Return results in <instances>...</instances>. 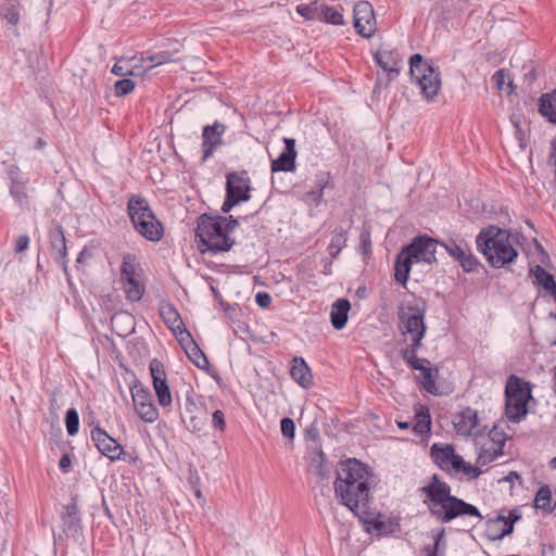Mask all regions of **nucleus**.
<instances>
[{"label": "nucleus", "instance_id": "obj_50", "mask_svg": "<svg viewBox=\"0 0 556 556\" xmlns=\"http://www.w3.org/2000/svg\"><path fill=\"white\" fill-rule=\"evenodd\" d=\"M281 433L283 437L293 439L294 438V421L289 417H283L280 421Z\"/></svg>", "mask_w": 556, "mask_h": 556}, {"label": "nucleus", "instance_id": "obj_52", "mask_svg": "<svg viewBox=\"0 0 556 556\" xmlns=\"http://www.w3.org/2000/svg\"><path fill=\"white\" fill-rule=\"evenodd\" d=\"M212 424L214 429L224 431L226 429L225 415L222 410L217 409L212 415Z\"/></svg>", "mask_w": 556, "mask_h": 556}, {"label": "nucleus", "instance_id": "obj_20", "mask_svg": "<svg viewBox=\"0 0 556 556\" xmlns=\"http://www.w3.org/2000/svg\"><path fill=\"white\" fill-rule=\"evenodd\" d=\"M285 149L275 160H271V172H293L295 170V140L292 138H283Z\"/></svg>", "mask_w": 556, "mask_h": 556}, {"label": "nucleus", "instance_id": "obj_31", "mask_svg": "<svg viewBox=\"0 0 556 556\" xmlns=\"http://www.w3.org/2000/svg\"><path fill=\"white\" fill-rule=\"evenodd\" d=\"M160 315L175 334H177L178 329L182 328V319L173 304L163 303L160 307Z\"/></svg>", "mask_w": 556, "mask_h": 556}, {"label": "nucleus", "instance_id": "obj_1", "mask_svg": "<svg viewBox=\"0 0 556 556\" xmlns=\"http://www.w3.org/2000/svg\"><path fill=\"white\" fill-rule=\"evenodd\" d=\"M419 492L425 495L424 505L440 523H448L463 516L483 518L478 507L452 495L450 484L442 481L437 473L432 475L430 482L420 488Z\"/></svg>", "mask_w": 556, "mask_h": 556}, {"label": "nucleus", "instance_id": "obj_51", "mask_svg": "<svg viewBox=\"0 0 556 556\" xmlns=\"http://www.w3.org/2000/svg\"><path fill=\"white\" fill-rule=\"evenodd\" d=\"M489 438L491 440L490 444H492L494 446H501L502 448H504L506 438L504 437V433L498 431V429L496 427H494L492 430H490Z\"/></svg>", "mask_w": 556, "mask_h": 556}, {"label": "nucleus", "instance_id": "obj_10", "mask_svg": "<svg viewBox=\"0 0 556 556\" xmlns=\"http://www.w3.org/2000/svg\"><path fill=\"white\" fill-rule=\"evenodd\" d=\"M131 397L135 410L146 422H154L159 417V412L152 402L150 392L142 386L131 388Z\"/></svg>", "mask_w": 556, "mask_h": 556}, {"label": "nucleus", "instance_id": "obj_28", "mask_svg": "<svg viewBox=\"0 0 556 556\" xmlns=\"http://www.w3.org/2000/svg\"><path fill=\"white\" fill-rule=\"evenodd\" d=\"M141 274L142 268L136 255L131 253L125 254L121 266V280L126 281L129 279L140 278Z\"/></svg>", "mask_w": 556, "mask_h": 556}, {"label": "nucleus", "instance_id": "obj_26", "mask_svg": "<svg viewBox=\"0 0 556 556\" xmlns=\"http://www.w3.org/2000/svg\"><path fill=\"white\" fill-rule=\"evenodd\" d=\"M505 521V516L501 513L495 518H490L485 522L484 535L490 541L502 540L506 535L511 534V526L505 527L503 525Z\"/></svg>", "mask_w": 556, "mask_h": 556}, {"label": "nucleus", "instance_id": "obj_22", "mask_svg": "<svg viewBox=\"0 0 556 556\" xmlns=\"http://www.w3.org/2000/svg\"><path fill=\"white\" fill-rule=\"evenodd\" d=\"M290 375L304 389H309L313 384V375L303 357L295 356L292 359Z\"/></svg>", "mask_w": 556, "mask_h": 556}, {"label": "nucleus", "instance_id": "obj_4", "mask_svg": "<svg viewBox=\"0 0 556 556\" xmlns=\"http://www.w3.org/2000/svg\"><path fill=\"white\" fill-rule=\"evenodd\" d=\"M226 222L225 216H208L203 214L198 218V226L195 229V237L199 243L203 247L200 248L201 252H211L217 254L219 252L229 251L235 244V239L227 236L223 223Z\"/></svg>", "mask_w": 556, "mask_h": 556}, {"label": "nucleus", "instance_id": "obj_25", "mask_svg": "<svg viewBox=\"0 0 556 556\" xmlns=\"http://www.w3.org/2000/svg\"><path fill=\"white\" fill-rule=\"evenodd\" d=\"M10 194L21 208L26 207L28 205V195L25 190V185L27 181L20 177L17 167L10 170Z\"/></svg>", "mask_w": 556, "mask_h": 556}, {"label": "nucleus", "instance_id": "obj_55", "mask_svg": "<svg viewBox=\"0 0 556 556\" xmlns=\"http://www.w3.org/2000/svg\"><path fill=\"white\" fill-rule=\"evenodd\" d=\"M255 302L256 304L262 307V308H266L270 305L271 303V296L269 293L267 292H264V291H260L256 293L255 295Z\"/></svg>", "mask_w": 556, "mask_h": 556}, {"label": "nucleus", "instance_id": "obj_32", "mask_svg": "<svg viewBox=\"0 0 556 556\" xmlns=\"http://www.w3.org/2000/svg\"><path fill=\"white\" fill-rule=\"evenodd\" d=\"M414 432L424 435L431 430V416L428 407L418 405L415 409V424L413 427Z\"/></svg>", "mask_w": 556, "mask_h": 556}, {"label": "nucleus", "instance_id": "obj_46", "mask_svg": "<svg viewBox=\"0 0 556 556\" xmlns=\"http://www.w3.org/2000/svg\"><path fill=\"white\" fill-rule=\"evenodd\" d=\"M112 73L116 76H127L135 75V70L130 67L128 60L121 59L114 64Z\"/></svg>", "mask_w": 556, "mask_h": 556}, {"label": "nucleus", "instance_id": "obj_42", "mask_svg": "<svg viewBox=\"0 0 556 556\" xmlns=\"http://www.w3.org/2000/svg\"><path fill=\"white\" fill-rule=\"evenodd\" d=\"M459 463H456L454 468L452 469L455 473L463 472L468 480H473L478 478L482 471L478 466H472L464 460V458L459 457Z\"/></svg>", "mask_w": 556, "mask_h": 556}, {"label": "nucleus", "instance_id": "obj_13", "mask_svg": "<svg viewBox=\"0 0 556 556\" xmlns=\"http://www.w3.org/2000/svg\"><path fill=\"white\" fill-rule=\"evenodd\" d=\"M91 440L99 452L111 460L122 459L124 454L123 446L100 426H96L91 430Z\"/></svg>", "mask_w": 556, "mask_h": 556}, {"label": "nucleus", "instance_id": "obj_17", "mask_svg": "<svg viewBox=\"0 0 556 556\" xmlns=\"http://www.w3.org/2000/svg\"><path fill=\"white\" fill-rule=\"evenodd\" d=\"M251 181L245 170L232 172L226 176V193L240 198L241 202L250 200Z\"/></svg>", "mask_w": 556, "mask_h": 556}, {"label": "nucleus", "instance_id": "obj_33", "mask_svg": "<svg viewBox=\"0 0 556 556\" xmlns=\"http://www.w3.org/2000/svg\"><path fill=\"white\" fill-rule=\"evenodd\" d=\"M189 359L199 368L207 369L210 366L208 359L203 351L199 348L194 340H189L187 349L185 350Z\"/></svg>", "mask_w": 556, "mask_h": 556}, {"label": "nucleus", "instance_id": "obj_41", "mask_svg": "<svg viewBox=\"0 0 556 556\" xmlns=\"http://www.w3.org/2000/svg\"><path fill=\"white\" fill-rule=\"evenodd\" d=\"M319 21L328 23V24H332V25H342L343 16L333 7H328L326 4H323Z\"/></svg>", "mask_w": 556, "mask_h": 556}, {"label": "nucleus", "instance_id": "obj_36", "mask_svg": "<svg viewBox=\"0 0 556 556\" xmlns=\"http://www.w3.org/2000/svg\"><path fill=\"white\" fill-rule=\"evenodd\" d=\"M122 282L124 283L126 298L129 301L138 302L141 300L144 293V285L141 282L140 278L129 279Z\"/></svg>", "mask_w": 556, "mask_h": 556}, {"label": "nucleus", "instance_id": "obj_6", "mask_svg": "<svg viewBox=\"0 0 556 556\" xmlns=\"http://www.w3.org/2000/svg\"><path fill=\"white\" fill-rule=\"evenodd\" d=\"M127 210L134 228L143 238L149 241H159L162 239L164 232L163 226L155 217L144 198L132 195L128 201Z\"/></svg>", "mask_w": 556, "mask_h": 556}, {"label": "nucleus", "instance_id": "obj_58", "mask_svg": "<svg viewBox=\"0 0 556 556\" xmlns=\"http://www.w3.org/2000/svg\"><path fill=\"white\" fill-rule=\"evenodd\" d=\"M223 226L225 227L227 236H229V233L239 226V222L237 218L230 215L229 217H226V222L223 223Z\"/></svg>", "mask_w": 556, "mask_h": 556}, {"label": "nucleus", "instance_id": "obj_5", "mask_svg": "<svg viewBox=\"0 0 556 556\" xmlns=\"http://www.w3.org/2000/svg\"><path fill=\"white\" fill-rule=\"evenodd\" d=\"M371 472L369 467L356 458H349L339 464L334 481V494H346L350 485L356 483L358 496H370Z\"/></svg>", "mask_w": 556, "mask_h": 556}, {"label": "nucleus", "instance_id": "obj_40", "mask_svg": "<svg viewBox=\"0 0 556 556\" xmlns=\"http://www.w3.org/2000/svg\"><path fill=\"white\" fill-rule=\"evenodd\" d=\"M321 5L318 1H313L308 4H299L296 12L306 20L319 21Z\"/></svg>", "mask_w": 556, "mask_h": 556}, {"label": "nucleus", "instance_id": "obj_37", "mask_svg": "<svg viewBox=\"0 0 556 556\" xmlns=\"http://www.w3.org/2000/svg\"><path fill=\"white\" fill-rule=\"evenodd\" d=\"M503 455V448L501 446L483 445L477 457V464L479 466H485Z\"/></svg>", "mask_w": 556, "mask_h": 556}, {"label": "nucleus", "instance_id": "obj_35", "mask_svg": "<svg viewBox=\"0 0 556 556\" xmlns=\"http://www.w3.org/2000/svg\"><path fill=\"white\" fill-rule=\"evenodd\" d=\"M0 14L10 24L16 25L20 22V4L16 0H4L0 3Z\"/></svg>", "mask_w": 556, "mask_h": 556}, {"label": "nucleus", "instance_id": "obj_44", "mask_svg": "<svg viewBox=\"0 0 556 556\" xmlns=\"http://www.w3.org/2000/svg\"><path fill=\"white\" fill-rule=\"evenodd\" d=\"M147 61H150L152 65L149 67H153L155 65H161L169 62L178 61V58H175L173 52L169 51H161L148 56Z\"/></svg>", "mask_w": 556, "mask_h": 556}, {"label": "nucleus", "instance_id": "obj_2", "mask_svg": "<svg viewBox=\"0 0 556 556\" xmlns=\"http://www.w3.org/2000/svg\"><path fill=\"white\" fill-rule=\"evenodd\" d=\"M477 249L495 268L510 264L518 256V251L510 242V232L496 226L482 228L476 237Z\"/></svg>", "mask_w": 556, "mask_h": 556}, {"label": "nucleus", "instance_id": "obj_54", "mask_svg": "<svg viewBox=\"0 0 556 556\" xmlns=\"http://www.w3.org/2000/svg\"><path fill=\"white\" fill-rule=\"evenodd\" d=\"M241 201H240V198H237V197H232L228 193H226V198H225V201L222 205V212L223 213H229L233 206H236L237 204H239Z\"/></svg>", "mask_w": 556, "mask_h": 556}, {"label": "nucleus", "instance_id": "obj_24", "mask_svg": "<svg viewBox=\"0 0 556 556\" xmlns=\"http://www.w3.org/2000/svg\"><path fill=\"white\" fill-rule=\"evenodd\" d=\"M478 424L477 410L466 407L455 416L454 427L458 434L469 435Z\"/></svg>", "mask_w": 556, "mask_h": 556}, {"label": "nucleus", "instance_id": "obj_34", "mask_svg": "<svg viewBox=\"0 0 556 556\" xmlns=\"http://www.w3.org/2000/svg\"><path fill=\"white\" fill-rule=\"evenodd\" d=\"M534 506L546 514L554 510L555 504L552 505V491L548 485H542L539 489L534 498Z\"/></svg>", "mask_w": 556, "mask_h": 556}, {"label": "nucleus", "instance_id": "obj_15", "mask_svg": "<svg viewBox=\"0 0 556 556\" xmlns=\"http://www.w3.org/2000/svg\"><path fill=\"white\" fill-rule=\"evenodd\" d=\"M49 243L54 261L62 266L63 271L68 276L66 240L63 228L59 223H53L49 229Z\"/></svg>", "mask_w": 556, "mask_h": 556}, {"label": "nucleus", "instance_id": "obj_59", "mask_svg": "<svg viewBox=\"0 0 556 556\" xmlns=\"http://www.w3.org/2000/svg\"><path fill=\"white\" fill-rule=\"evenodd\" d=\"M505 71L504 70H498L494 73V75L492 76V80L494 81L495 86L497 87V89L502 90L503 87H504V84H505Z\"/></svg>", "mask_w": 556, "mask_h": 556}, {"label": "nucleus", "instance_id": "obj_7", "mask_svg": "<svg viewBox=\"0 0 556 556\" xmlns=\"http://www.w3.org/2000/svg\"><path fill=\"white\" fill-rule=\"evenodd\" d=\"M529 384L519 377L511 375L505 387V414L509 421L519 422L528 413L531 399Z\"/></svg>", "mask_w": 556, "mask_h": 556}, {"label": "nucleus", "instance_id": "obj_9", "mask_svg": "<svg viewBox=\"0 0 556 556\" xmlns=\"http://www.w3.org/2000/svg\"><path fill=\"white\" fill-rule=\"evenodd\" d=\"M439 245L459 263L466 273L477 271L479 262L472 254L468 243L464 239H448L447 241H439Z\"/></svg>", "mask_w": 556, "mask_h": 556}, {"label": "nucleus", "instance_id": "obj_8", "mask_svg": "<svg viewBox=\"0 0 556 556\" xmlns=\"http://www.w3.org/2000/svg\"><path fill=\"white\" fill-rule=\"evenodd\" d=\"M410 77L421 90L427 100L437 97L441 88V78L438 67L424 61L421 54L416 53L409 58Z\"/></svg>", "mask_w": 556, "mask_h": 556}, {"label": "nucleus", "instance_id": "obj_16", "mask_svg": "<svg viewBox=\"0 0 556 556\" xmlns=\"http://www.w3.org/2000/svg\"><path fill=\"white\" fill-rule=\"evenodd\" d=\"M226 126L220 122H215L213 125H206L202 131V151L203 162H205L216 150L217 147L223 144V135Z\"/></svg>", "mask_w": 556, "mask_h": 556}, {"label": "nucleus", "instance_id": "obj_27", "mask_svg": "<svg viewBox=\"0 0 556 556\" xmlns=\"http://www.w3.org/2000/svg\"><path fill=\"white\" fill-rule=\"evenodd\" d=\"M351 303L348 299H338L331 306L330 320L334 329L341 330L348 323Z\"/></svg>", "mask_w": 556, "mask_h": 556}, {"label": "nucleus", "instance_id": "obj_45", "mask_svg": "<svg viewBox=\"0 0 556 556\" xmlns=\"http://www.w3.org/2000/svg\"><path fill=\"white\" fill-rule=\"evenodd\" d=\"M390 55L388 53H376L375 59L378 65L386 72L389 73L390 78H394V76L399 75V70L393 67L387 59H389Z\"/></svg>", "mask_w": 556, "mask_h": 556}, {"label": "nucleus", "instance_id": "obj_57", "mask_svg": "<svg viewBox=\"0 0 556 556\" xmlns=\"http://www.w3.org/2000/svg\"><path fill=\"white\" fill-rule=\"evenodd\" d=\"M29 244V237L27 235H21L15 242V252L21 253L24 252Z\"/></svg>", "mask_w": 556, "mask_h": 556}, {"label": "nucleus", "instance_id": "obj_49", "mask_svg": "<svg viewBox=\"0 0 556 556\" xmlns=\"http://www.w3.org/2000/svg\"><path fill=\"white\" fill-rule=\"evenodd\" d=\"M445 548H446L445 530L442 529L435 538L434 545L426 547V552L428 554L429 551H435V554H439V553L444 554Z\"/></svg>", "mask_w": 556, "mask_h": 556}, {"label": "nucleus", "instance_id": "obj_53", "mask_svg": "<svg viewBox=\"0 0 556 556\" xmlns=\"http://www.w3.org/2000/svg\"><path fill=\"white\" fill-rule=\"evenodd\" d=\"M175 336L184 350L187 349V344L189 343V340H193L190 332L185 328V325L182 326V328L178 329L177 334H175Z\"/></svg>", "mask_w": 556, "mask_h": 556}, {"label": "nucleus", "instance_id": "obj_3", "mask_svg": "<svg viewBox=\"0 0 556 556\" xmlns=\"http://www.w3.org/2000/svg\"><path fill=\"white\" fill-rule=\"evenodd\" d=\"M438 245L439 240L427 235H419L413 238L410 243L404 245L400 253L396 255L394 266L395 280L405 286L409 277L412 264L414 262H424L429 265L435 264V253Z\"/></svg>", "mask_w": 556, "mask_h": 556}, {"label": "nucleus", "instance_id": "obj_60", "mask_svg": "<svg viewBox=\"0 0 556 556\" xmlns=\"http://www.w3.org/2000/svg\"><path fill=\"white\" fill-rule=\"evenodd\" d=\"M409 367L414 370L420 371L426 365H430V362L427 358H414L407 362Z\"/></svg>", "mask_w": 556, "mask_h": 556}, {"label": "nucleus", "instance_id": "obj_14", "mask_svg": "<svg viewBox=\"0 0 556 556\" xmlns=\"http://www.w3.org/2000/svg\"><path fill=\"white\" fill-rule=\"evenodd\" d=\"M375 14L371 4L367 1H359L354 7V28L358 35L369 38L375 31Z\"/></svg>", "mask_w": 556, "mask_h": 556}, {"label": "nucleus", "instance_id": "obj_56", "mask_svg": "<svg viewBox=\"0 0 556 556\" xmlns=\"http://www.w3.org/2000/svg\"><path fill=\"white\" fill-rule=\"evenodd\" d=\"M520 519H521V514L519 513V510L511 509L509 511V515L507 517L505 516V521H503V525H505V527L511 526V532H513L515 522H517Z\"/></svg>", "mask_w": 556, "mask_h": 556}, {"label": "nucleus", "instance_id": "obj_21", "mask_svg": "<svg viewBox=\"0 0 556 556\" xmlns=\"http://www.w3.org/2000/svg\"><path fill=\"white\" fill-rule=\"evenodd\" d=\"M63 532L67 535L76 538L81 531V520L79 517L78 507L75 498L64 506V511L61 514Z\"/></svg>", "mask_w": 556, "mask_h": 556}, {"label": "nucleus", "instance_id": "obj_30", "mask_svg": "<svg viewBox=\"0 0 556 556\" xmlns=\"http://www.w3.org/2000/svg\"><path fill=\"white\" fill-rule=\"evenodd\" d=\"M531 274L534 276L535 282L556 300V281L554 276L540 265L531 268Z\"/></svg>", "mask_w": 556, "mask_h": 556}, {"label": "nucleus", "instance_id": "obj_61", "mask_svg": "<svg viewBox=\"0 0 556 556\" xmlns=\"http://www.w3.org/2000/svg\"><path fill=\"white\" fill-rule=\"evenodd\" d=\"M324 454L321 453L320 454V463L319 465L317 466L316 468V473L319 476V478L323 480V479H327L328 478V473H329V469L327 466H325L324 464Z\"/></svg>", "mask_w": 556, "mask_h": 556}, {"label": "nucleus", "instance_id": "obj_12", "mask_svg": "<svg viewBox=\"0 0 556 556\" xmlns=\"http://www.w3.org/2000/svg\"><path fill=\"white\" fill-rule=\"evenodd\" d=\"M399 329L403 334L416 336L419 331L426 333L425 312L416 306H408L399 312Z\"/></svg>", "mask_w": 556, "mask_h": 556}, {"label": "nucleus", "instance_id": "obj_48", "mask_svg": "<svg viewBox=\"0 0 556 556\" xmlns=\"http://www.w3.org/2000/svg\"><path fill=\"white\" fill-rule=\"evenodd\" d=\"M359 247L365 256H369L371 253V238L370 230L367 227H363L359 235Z\"/></svg>", "mask_w": 556, "mask_h": 556}, {"label": "nucleus", "instance_id": "obj_38", "mask_svg": "<svg viewBox=\"0 0 556 556\" xmlns=\"http://www.w3.org/2000/svg\"><path fill=\"white\" fill-rule=\"evenodd\" d=\"M419 380L422 386V388L429 392L430 394H438V387L435 384L434 380V372L433 369L430 367V365H426L420 371H419Z\"/></svg>", "mask_w": 556, "mask_h": 556}, {"label": "nucleus", "instance_id": "obj_29", "mask_svg": "<svg viewBox=\"0 0 556 556\" xmlns=\"http://www.w3.org/2000/svg\"><path fill=\"white\" fill-rule=\"evenodd\" d=\"M539 112L549 123L556 124V88L552 92L543 93L540 97Z\"/></svg>", "mask_w": 556, "mask_h": 556}, {"label": "nucleus", "instance_id": "obj_18", "mask_svg": "<svg viewBox=\"0 0 556 556\" xmlns=\"http://www.w3.org/2000/svg\"><path fill=\"white\" fill-rule=\"evenodd\" d=\"M430 456L433 463L442 470L450 471L456 463H459L460 455L456 454L451 444L434 443L430 447Z\"/></svg>", "mask_w": 556, "mask_h": 556}, {"label": "nucleus", "instance_id": "obj_47", "mask_svg": "<svg viewBox=\"0 0 556 556\" xmlns=\"http://www.w3.org/2000/svg\"><path fill=\"white\" fill-rule=\"evenodd\" d=\"M135 88V84L131 79L124 78L117 80L114 85L115 94L117 97L126 96L130 93Z\"/></svg>", "mask_w": 556, "mask_h": 556}, {"label": "nucleus", "instance_id": "obj_63", "mask_svg": "<svg viewBox=\"0 0 556 556\" xmlns=\"http://www.w3.org/2000/svg\"><path fill=\"white\" fill-rule=\"evenodd\" d=\"M402 357L407 363L414 358H417V351L412 350V348L407 345L405 349L402 350Z\"/></svg>", "mask_w": 556, "mask_h": 556}, {"label": "nucleus", "instance_id": "obj_23", "mask_svg": "<svg viewBox=\"0 0 556 556\" xmlns=\"http://www.w3.org/2000/svg\"><path fill=\"white\" fill-rule=\"evenodd\" d=\"M330 181V174L320 172L316 175L315 188L307 191L303 195V202L308 206H318L324 198V189L327 188Z\"/></svg>", "mask_w": 556, "mask_h": 556}, {"label": "nucleus", "instance_id": "obj_39", "mask_svg": "<svg viewBox=\"0 0 556 556\" xmlns=\"http://www.w3.org/2000/svg\"><path fill=\"white\" fill-rule=\"evenodd\" d=\"M348 230L340 227L334 230V236L328 247V250L332 256H337L340 251L345 247L348 240Z\"/></svg>", "mask_w": 556, "mask_h": 556}, {"label": "nucleus", "instance_id": "obj_43", "mask_svg": "<svg viewBox=\"0 0 556 556\" xmlns=\"http://www.w3.org/2000/svg\"><path fill=\"white\" fill-rule=\"evenodd\" d=\"M65 426L70 435L77 434L79 430V415L75 408H68L65 413Z\"/></svg>", "mask_w": 556, "mask_h": 556}, {"label": "nucleus", "instance_id": "obj_62", "mask_svg": "<svg viewBox=\"0 0 556 556\" xmlns=\"http://www.w3.org/2000/svg\"><path fill=\"white\" fill-rule=\"evenodd\" d=\"M425 334L426 333H421V331H419L418 333H416V336H412V343L408 346H410L412 350H416L418 352V350L422 345L421 341L425 338Z\"/></svg>", "mask_w": 556, "mask_h": 556}, {"label": "nucleus", "instance_id": "obj_64", "mask_svg": "<svg viewBox=\"0 0 556 556\" xmlns=\"http://www.w3.org/2000/svg\"><path fill=\"white\" fill-rule=\"evenodd\" d=\"M72 465V460L68 454H63L59 462V467L63 471H67Z\"/></svg>", "mask_w": 556, "mask_h": 556}, {"label": "nucleus", "instance_id": "obj_11", "mask_svg": "<svg viewBox=\"0 0 556 556\" xmlns=\"http://www.w3.org/2000/svg\"><path fill=\"white\" fill-rule=\"evenodd\" d=\"M149 369L159 404L163 407L169 406L173 400L167 384L164 365L157 358H153L150 362Z\"/></svg>", "mask_w": 556, "mask_h": 556}, {"label": "nucleus", "instance_id": "obj_19", "mask_svg": "<svg viewBox=\"0 0 556 556\" xmlns=\"http://www.w3.org/2000/svg\"><path fill=\"white\" fill-rule=\"evenodd\" d=\"M336 497L357 517L368 513L370 496H358L356 483L350 485L346 494L342 492V494H336Z\"/></svg>", "mask_w": 556, "mask_h": 556}]
</instances>
